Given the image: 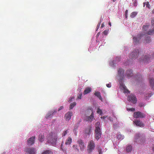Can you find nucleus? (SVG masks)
I'll list each match as a JSON object with an SVG mask.
<instances>
[{
	"mask_svg": "<svg viewBox=\"0 0 154 154\" xmlns=\"http://www.w3.org/2000/svg\"><path fill=\"white\" fill-rule=\"evenodd\" d=\"M46 138L49 143L55 144L57 141V136L55 133L51 132L48 134Z\"/></svg>",
	"mask_w": 154,
	"mask_h": 154,
	"instance_id": "1",
	"label": "nucleus"
},
{
	"mask_svg": "<svg viewBox=\"0 0 154 154\" xmlns=\"http://www.w3.org/2000/svg\"><path fill=\"white\" fill-rule=\"evenodd\" d=\"M95 137L98 140L101 137V132L100 129V122H97L95 124Z\"/></svg>",
	"mask_w": 154,
	"mask_h": 154,
	"instance_id": "2",
	"label": "nucleus"
},
{
	"mask_svg": "<svg viewBox=\"0 0 154 154\" xmlns=\"http://www.w3.org/2000/svg\"><path fill=\"white\" fill-rule=\"evenodd\" d=\"M95 147L94 143V141L91 140L89 143L88 146V150L89 153L91 152Z\"/></svg>",
	"mask_w": 154,
	"mask_h": 154,
	"instance_id": "3",
	"label": "nucleus"
},
{
	"mask_svg": "<svg viewBox=\"0 0 154 154\" xmlns=\"http://www.w3.org/2000/svg\"><path fill=\"white\" fill-rule=\"evenodd\" d=\"M145 114L142 113L140 111L135 112L134 113L133 117L134 118L138 119L139 118H143L145 117Z\"/></svg>",
	"mask_w": 154,
	"mask_h": 154,
	"instance_id": "4",
	"label": "nucleus"
},
{
	"mask_svg": "<svg viewBox=\"0 0 154 154\" xmlns=\"http://www.w3.org/2000/svg\"><path fill=\"white\" fill-rule=\"evenodd\" d=\"M26 154H35V149L34 148H27L24 150Z\"/></svg>",
	"mask_w": 154,
	"mask_h": 154,
	"instance_id": "5",
	"label": "nucleus"
},
{
	"mask_svg": "<svg viewBox=\"0 0 154 154\" xmlns=\"http://www.w3.org/2000/svg\"><path fill=\"white\" fill-rule=\"evenodd\" d=\"M139 51L138 49L135 50L133 51L130 55L129 57L131 59L135 58L139 55Z\"/></svg>",
	"mask_w": 154,
	"mask_h": 154,
	"instance_id": "6",
	"label": "nucleus"
},
{
	"mask_svg": "<svg viewBox=\"0 0 154 154\" xmlns=\"http://www.w3.org/2000/svg\"><path fill=\"white\" fill-rule=\"evenodd\" d=\"M154 58V53L152 56V57H150L149 55L145 56L144 59L143 60L140 59V62H143L144 63H147L150 61L151 59Z\"/></svg>",
	"mask_w": 154,
	"mask_h": 154,
	"instance_id": "7",
	"label": "nucleus"
},
{
	"mask_svg": "<svg viewBox=\"0 0 154 154\" xmlns=\"http://www.w3.org/2000/svg\"><path fill=\"white\" fill-rule=\"evenodd\" d=\"M128 100L134 104L137 102V99L135 95L133 94H131L128 96Z\"/></svg>",
	"mask_w": 154,
	"mask_h": 154,
	"instance_id": "8",
	"label": "nucleus"
},
{
	"mask_svg": "<svg viewBox=\"0 0 154 154\" xmlns=\"http://www.w3.org/2000/svg\"><path fill=\"white\" fill-rule=\"evenodd\" d=\"M79 146L80 147V149L81 151H83L85 149V143L81 139H79L77 141Z\"/></svg>",
	"mask_w": 154,
	"mask_h": 154,
	"instance_id": "9",
	"label": "nucleus"
},
{
	"mask_svg": "<svg viewBox=\"0 0 154 154\" xmlns=\"http://www.w3.org/2000/svg\"><path fill=\"white\" fill-rule=\"evenodd\" d=\"M134 124H135L137 126H139L140 127H143L144 126V125L142 122L139 120H136L133 121Z\"/></svg>",
	"mask_w": 154,
	"mask_h": 154,
	"instance_id": "10",
	"label": "nucleus"
},
{
	"mask_svg": "<svg viewBox=\"0 0 154 154\" xmlns=\"http://www.w3.org/2000/svg\"><path fill=\"white\" fill-rule=\"evenodd\" d=\"M72 112H68L65 115V117L66 121H68L71 118V117L72 116Z\"/></svg>",
	"mask_w": 154,
	"mask_h": 154,
	"instance_id": "11",
	"label": "nucleus"
},
{
	"mask_svg": "<svg viewBox=\"0 0 154 154\" xmlns=\"http://www.w3.org/2000/svg\"><path fill=\"white\" fill-rule=\"evenodd\" d=\"M35 137L33 136L27 140V143L28 145H32L34 143Z\"/></svg>",
	"mask_w": 154,
	"mask_h": 154,
	"instance_id": "12",
	"label": "nucleus"
},
{
	"mask_svg": "<svg viewBox=\"0 0 154 154\" xmlns=\"http://www.w3.org/2000/svg\"><path fill=\"white\" fill-rule=\"evenodd\" d=\"M124 70L122 69L119 68L118 70V75L122 79L124 76Z\"/></svg>",
	"mask_w": 154,
	"mask_h": 154,
	"instance_id": "13",
	"label": "nucleus"
},
{
	"mask_svg": "<svg viewBox=\"0 0 154 154\" xmlns=\"http://www.w3.org/2000/svg\"><path fill=\"white\" fill-rule=\"evenodd\" d=\"M57 111H52L49 112L46 115V119L51 118L54 115L55 113H56Z\"/></svg>",
	"mask_w": 154,
	"mask_h": 154,
	"instance_id": "14",
	"label": "nucleus"
},
{
	"mask_svg": "<svg viewBox=\"0 0 154 154\" xmlns=\"http://www.w3.org/2000/svg\"><path fill=\"white\" fill-rule=\"evenodd\" d=\"M133 75L132 71L129 69L127 70L126 73V75L127 77H129L132 76Z\"/></svg>",
	"mask_w": 154,
	"mask_h": 154,
	"instance_id": "15",
	"label": "nucleus"
},
{
	"mask_svg": "<svg viewBox=\"0 0 154 154\" xmlns=\"http://www.w3.org/2000/svg\"><path fill=\"white\" fill-rule=\"evenodd\" d=\"M94 117L93 112H92L91 115L90 116L87 117L86 118V121L91 122L93 120Z\"/></svg>",
	"mask_w": 154,
	"mask_h": 154,
	"instance_id": "16",
	"label": "nucleus"
},
{
	"mask_svg": "<svg viewBox=\"0 0 154 154\" xmlns=\"http://www.w3.org/2000/svg\"><path fill=\"white\" fill-rule=\"evenodd\" d=\"M149 81L151 88L153 90H154V79H149Z\"/></svg>",
	"mask_w": 154,
	"mask_h": 154,
	"instance_id": "17",
	"label": "nucleus"
},
{
	"mask_svg": "<svg viewBox=\"0 0 154 154\" xmlns=\"http://www.w3.org/2000/svg\"><path fill=\"white\" fill-rule=\"evenodd\" d=\"M72 142V139L70 137H69L66 140L65 144L66 145L70 144Z\"/></svg>",
	"mask_w": 154,
	"mask_h": 154,
	"instance_id": "18",
	"label": "nucleus"
},
{
	"mask_svg": "<svg viewBox=\"0 0 154 154\" xmlns=\"http://www.w3.org/2000/svg\"><path fill=\"white\" fill-rule=\"evenodd\" d=\"M45 138V136L43 134H40L38 137V140H39L40 142H42L44 140V139Z\"/></svg>",
	"mask_w": 154,
	"mask_h": 154,
	"instance_id": "19",
	"label": "nucleus"
},
{
	"mask_svg": "<svg viewBox=\"0 0 154 154\" xmlns=\"http://www.w3.org/2000/svg\"><path fill=\"white\" fill-rule=\"evenodd\" d=\"M121 86H122V88L124 90V93H129L130 91L129 90L127 89L126 88V87L123 84H121Z\"/></svg>",
	"mask_w": 154,
	"mask_h": 154,
	"instance_id": "20",
	"label": "nucleus"
},
{
	"mask_svg": "<svg viewBox=\"0 0 154 154\" xmlns=\"http://www.w3.org/2000/svg\"><path fill=\"white\" fill-rule=\"evenodd\" d=\"M91 132V127H89L85 130V134L89 135Z\"/></svg>",
	"mask_w": 154,
	"mask_h": 154,
	"instance_id": "21",
	"label": "nucleus"
},
{
	"mask_svg": "<svg viewBox=\"0 0 154 154\" xmlns=\"http://www.w3.org/2000/svg\"><path fill=\"white\" fill-rule=\"evenodd\" d=\"M91 91V88H87L85 89L84 91V94H86L90 93Z\"/></svg>",
	"mask_w": 154,
	"mask_h": 154,
	"instance_id": "22",
	"label": "nucleus"
},
{
	"mask_svg": "<svg viewBox=\"0 0 154 154\" xmlns=\"http://www.w3.org/2000/svg\"><path fill=\"white\" fill-rule=\"evenodd\" d=\"M94 95L97 96L100 100L102 101V98L100 95V93L97 91L96 92L94 93Z\"/></svg>",
	"mask_w": 154,
	"mask_h": 154,
	"instance_id": "23",
	"label": "nucleus"
},
{
	"mask_svg": "<svg viewBox=\"0 0 154 154\" xmlns=\"http://www.w3.org/2000/svg\"><path fill=\"white\" fill-rule=\"evenodd\" d=\"M72 148L75 152H78L79 150L78 148V146L77 145H74L72 146Z\"/></svg>",
	"mask_w": 154,
	"mask_h": 154,
	"instance_id": "24",
	"label": "nucleus"
},
{
	"mask_svg": "<svg viewBox=\"0 0 154 154\" xmlns=\"http://www.w3.org/2000/svg\"><path fill=\"white\" fill-rule=\"evenodd\" d=\"M42 154H53L52 152L50 150H46L43 152Z\"/></svg>",
	"mask_w": 154,
	"mask_h": 154,
	"instance_id": "25",
	"label": "nucleus"
},
{
	"mask_svg": "<svg viewBox=\"0 0 154 154\" xmlns=\"http://www.w3.org/2000/svg\"><path fill=\"white\" fill-rule=\"evenodd\" d=\"M153 94L151 93L149 94H147L145 95V98L146 99H147L152 95Z\"/></svg>",
	"mask_w": 154,
	"mask_h": 154,
	"instance_id": "26",
	"label": "nucleus"
},
{
	"mask_svg": "<svg viewBox=\"0 0 154 154\" xmlns=\"http://www.w3.org/2000/svg\"><path fill=\"white\" fill-rule=\"evenodd\" d=\"M137 14V12H133L131 13L130 17L132 18H134L136 16Z\"/></svg>",
	"mask_w": 154,
	"mask_h": 154,
	"instance_id": "27",
	"label": "nucleus"
},
{
	"mask_svg": "<svg viewBox=\"0 0 154 154\" xmlns=\"http://www.w3.org/2000/svg\"><path fill=\"white\" fill-rule=\"evenodd\" d=\"M63 142H62L61 145V149L64 153H66V149L64 148L63 147Z\"/></svg>",
	"mask_w": 154,
	"mask_h": 154,
	"instance_id": "28",
	"label": "nucleus"
},
{
	"mask_svg": "<svg viewBox=\"0 0 154 154\" xmlns=\"http://www.w3.org/2000/svg\"><path fill=\"white\" fill-rule=\"evenodd\" d=\"M132 147L131 145H129L126 147V150L128 152H129L132 150Z\"/></svg>",
	"mask_w": 154,
	"mask_h": 154,
	"instance_id": "29",
	"label": "nucleus"
},
{
	"mask_svg": "<svg viewBox=\"0 0 154 154\" xmlns=\"http://www.w3.org/2000/svg\"><path fill=\"white\" fill-rule=\"evenodd\" d=\"M76 103L75 102H74L73 103H71L69 106V109H73V108L76 105Z\"/></svg>",
	"mask_w": 154,
	"mask_h": 154,
	"instance_id": "30",
	"label": "nucleus"
},
{
	"mask_svg": "<svg viewBox=\"0 0 154 154\" xmlns=\"http://www.w3.org/2000/svg\"><path fill=\"white\" fill-rule=\"evenodd\" d=\"M91 112V113L92 112H93L92 109L91 108L88 109L86 110V115H88V113L89 114Z\"/></svg>",
	"mask_w": 154,
	"mask_h": 154,
	"instance_id": "31",
	"label": "nucleus"
},
{
	"mask_svg": "<svg viewBox=\"0 0 154 154\" xmlns=\"http://www.w3.org/2000/svg\"><path fill=\"white\" fill-rule=\"evenodd\" d=\"M149 25H144L143 26V30L144 31H146L148 29Z\"/></svg>",
	"mask_w": 154,
	"mask_h": 154,
	"instance_id": "32",
	"label": "nucleus"
},
{
	"mask_svg": "<svg viewBox=\"0 0 154 154\" xmlns=\"http://www.w3.org/2000/svg\"><path fill=\"white\" fill-rule=\"evenodd\" d=\"M117 137L118 139L120 140H122L124 138L123 136H122L120 134H118L117 136Z\"/></svg>",
	"mask_w": 154,
	"mask_h": 154,
	"instance_id": "33",
	"label": "nucleus"
},
{
	"mask_svg": "<svg viewBox=\"0 0 154 154\" xmlns=\"http://www.w3.org/2000/svg\"><path fill=\"white\" fill-rule=\"evenodd\" d=\"M140 138V135L139 134H136L135 137V140L136 141H137V140Z\"/></svg>",
	"mask_w": 154,
	"mask_h": 154,
	"instance_id": "34",
	"label": "nucleus"
},
{
	"mask_svg": "<svg viewBox=\"0 0 154 154\" xmlns=\"http://www.w3.org/2000/svg\"><path fill=\"white\" fill-rule=\"evenodd\" d=\"M97 112L100 114V115H102L103 113L102 110L99 108H98L97 109Z\"/></svg>",
	"mask_w": 154,
	"mask_h": 154,
	"instance_id": "35",
	"label": "nucleus"
},
{
	"mask_svg": "<svg viewBox=\"0 0 154 154\" xmlns=\"http://www.w3.org/2000/svg\"><path fill=\"white\" fill-rule=\"evenodd\" d=\"M69 131L68 130H66V131H64L62 134V136H65L68 132Z\"/></svg>",
	"mask_w": 154,
	"mask_h": 154,
	"instance_id": "36",
	"label": "nucleus"
},
{
	"mask_svg": "<svg viewBox=\"0 0 154 154\" xmlns=\"http://www.w3.org/2000/svg\"><path fill=\"white\" fill-rule=\"evenodd\" d=\"M146 43H149L150 41V37H148L146 39Z\"/></svg>",
	"mask_w": 154,
	"mask_h": 154,
	"instance_id": "37",
	"label": "nucleus"
},
{
	"mask_svg": "<svg viewBox=\"0 0 154 154\" xmlns=\"http://www.w3.org/2000/svg\"><path fill=\"white\" fill-rule=\"evenodd\" d=\"M127 110L128 111H134L135 110V109L134 108H127Z\"/></svg>",
	"mask_w": 154,
	"mask_h": 154,
	"instance_id": "38",
	"label": "nucleus"
},
{
	"mask_svg": "<svg viewBox=\"0 0 154 154\" xmlns=\"http://www.w3.org/2000/svg\"><path fill=\"white\" fill-rule=\"evenodd\" d=\"M128 10H126L125 11V17L126 18H127V14H128Z\"/></svg>",
	"mask_w": 154,
	"mask_h": 154,
	"instance_id": "39",
	"label": "nucleus"
},
{
	"mask_svg": "<svg viewBox=\"0 0 154 154\" xmlns=\"http://www.w3.org/2000/svg\"><path fill=\"white\" fill-rule=\"evenodd\" d=\"M146 7L147 8H150V7H149L150 5H149V2H146Z\"/></svg>",
	"mask_w": 154,
	"mask_h": 154,
	"instance_id": "40",
	"label": "nucleus"
},
{
	"mask_svg": "<svg viewBox=\"0 0 154 154\" xmlns=\"http://www.w3.org/2000/svg\"><path fill=\"white\" fill-rule=\"evenodd\" d=\"M82 97V93H81L79 94V96L77 97V98L79 99H81Z\"/></svg>",
	"mask_w": 154,
	"mask_h": 154,
	"instance_id": "41",
	"label": "nucleus"
},
{
	"mask_svg": "<svg viewBox=\"0 0 154 154\" xmlns=\"http://www.w3.org/2000/svg\"><path fill=\"white\" fill-rule=\"evenodd\" d=\"M74 97H71L69 99L68 102L69 103L71 102L72 101L73 99H74Z\"/></svg>",
	"mask_w": 154,
	"mask_h": 154,
	"instance_id": "42",
	"label": "nucleus"
},
{
	"mask_svg": "<svg viewBox=\"0 0 154 154\" xmlns=\"http://www.w3.org/2000/svg\"><path fill=\"white\" fill-rule=\"evenodd\" d=\"M103 32L105 35H106L108 33V31L106 30H105Z\"/></svg>",
	"mask_w": 154,
	"mask_h": 154,
	"instance_id": "43",
	"label": "nucleus"
},
{
	"mask_svg": "<svg viewBox=\"0 0 154 154\" xmlns=\"http://www.w3.org/2000/svg\"><path fill=\"white\" fill-rule=\"evenodd\" d=\"M151 23L152 26H154V18L151 20Z\"/></svg>",
	"mask_w": 154,
	"mask_h": 154,
	"instance_id": "44",
	"label": "nucleus"
},
{
	"mask_svg": "<svg viewBox=\"0 0 154 154\" xmlns=\"http://www.w3.org/2000/svg\"><path fill=\"white\" fill-rule=\"evenodd\" d=\"M106 86L108 88H110L111 86V85L110 84H107L106 85Z\"/></svg>",
	"mask_w": 154,
	"mask_h": 154,
	"instance_id": "45",
	"label": "nucleus"
},
{
	"mask_svg": "<svg viewBox=\"0 0 154 154\" xmlns=\"http://www.w3.org/2000/svg\"><path fill=\"white\" fill-rule=\"evenodd\" d=\"M100 23H98V24L97 25V26L96 27V28H97V30L98 29V28H99V27L100 26Z\"/></svg>",
	"mask_w": 154,
	"mask_h": 154,
	"instance_id": "46",
	"label": "nucleus"
},
{
	"mask_svg": "<svg viewBox=\"0 0 154 154\" xmlns=\"http://www.w3.org/2000/svg\"><path fill=\"white\" fill-rule=\"evenodd\" d=\"M63 106H61L60 108H59L58 109V111H60V110L63 109Z\"/></svg>",
	"mask_w": 154,
	"mask_h": 154,
	"instance_id": "47",
	"label": "nucleus"
},
{
	"mask_svg": "<svg viewBox=\"0 0 154 154\" xmlns=\"http://www.w3.org/2000/svg\"><path fill=\"white\" fill-rule=\"evenodd\" d=\"M107 116H103V117H101V119H105V118H106L107 117Z\"/></svg>",
	"mask_w": 154,
	"mask_h": 154,
	"instance_id": "48",
	"label": "nucleus"
},
{
	"mask_svg": "<svg viewBox=\"0 0 154 154\" xmlns=\"http://www.w3.org/2000/svg\"><path fill=\"white\" fill-rule=\"evenodd\" d=\"M98 152H99V154H102V152L101 150L100 149L98 150Z\"/></svg>",
	"mask_w": 154,
	"mask_h": 154,
	"instance_id": "49",
	"label": "nucleus"
},
{
	"mask_svg": "<svg viewBox=\"0 0 154 154\" xmlns=\"http://www.w3.org/2000/svg\"><path fill=\"white\" fill-rule=\"evenodd\" d=\"M137 5V3H136V2H135L134 3V6H136Z\"/></svg>",
	"mask_w": 154,
	"mask_h": 154,
	"instance_id": "50",
	"label": "nucleus"
},
{
	"mask_svg": "<svg viewBox=\"0 0 154 154\" xmlns=\"http://www.w3.org/2000/svg\"><path fill=\"white\" fill-rule=\"evenodd\" d=\"M104 26V24H102V25H101V27H103Z\"/></svg>",
	"mask_w": 154,
	"mask_h": 154,
	"instance_id": "51",
	"label": "nucleus"
},
{
	"mask_svg": "<svg viewBox=\"0 0 154 154\" xmlns=\"http://www.w3.org/2000/svg\"><path fill=\"white\" fill-rule=\"evenodd\" d=\"M146 2H144V3H143V7H145V4H146Z\"/></svg>",
	"mask_w": 154,
	"mask_h": 154,
	"instance_id": "52",
	"label": "nucleus"
},
{
	"mask_svg": "<svg viewBox=\"0 0 154 154\" xmlns=\"http://www.w3.org/2000/svg\"><path fill=\"white\" fill-rule=\"evenodd\" d=\"M111 117H109L108 118V119H109L110 120V121H111Z\"/></svg>",
	"mask_w": 154,
	"mask_h": 154,
	"instance_id": "53",
	"label": "nucleus"
},
{
	"mask_svg": "<svg viewBox=\"0 0 154 154\" xmlns=\"http://www.w3.org/2000/svg\"><path fill=\"white\" fill-rule=\"evenodd\" d=\"M99 34H100V33L99 32V33H98L97 34V36H98L99 35Z\"/></svg>",
	"mask_w": 154,
	"mask_h": 154,
	"instance_id": "54",
	"label": "nucleus"
},
{
	"mask_svg": "<svg viewBox=\"0 0 154 154\" xmlns=\"http://www.w3.org/2000/svg\"><path fill=\"white\" fill-rule=\"evenodd\" d=\"M109 25L111 26V23H109Z\"/></svg>",
	"mask_w": 154,
	"mask_h": 154,
	"instance_id": "55",
	"label": "nucleus"
},
{
	"mask_svg": "<svg viewBox=\"0 0 154 154\" xmlns=\"http://www.w3.org/2000/svg\"><path fill=\"white\" fill-rule=\"evenodd\" d=\"M116 0H112V1L113 2H115Z\"/></svg>",
	"mask_w": 154,
	"mask_h": 154,
	"instance_id": "56",
	"label": "nucleus"
},
{
	"mask_svg": "<svg viewBox=\"0 0 154 154\" xmlns=\"http://www.w3.org/2000/svg\"><path fill=\"white\" fill-rule=\"evenodd\" d=\"M118 58V57H116V58Z\"/></svg>",
	"mask_w": 154,
	"mask_h": 154,
	"instance_id": "57",
	"label": "nucleus"
},
{
	"mask_svg": "<svg viewBox=\"0 0 154 154\" xmlns=\"http://www.w3.org/2000/svg\"><path fill=\"white\" fill-rule=\"evenodd\" d=\"M153 150L154 151V148H153Z\"/></svg>",
	"mask_w": 154,
	"mask_h": 154,
	"instance_id": "58",
	"label": "nucleus"
}]
</instances>
